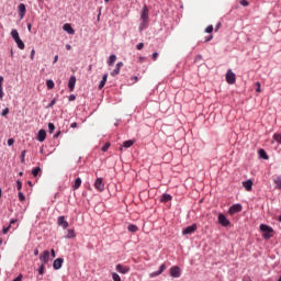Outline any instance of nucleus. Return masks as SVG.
<instances>
[{
	"label": "nucleus",
	"instance_id": "79ce46f5",
	"mask_svg": "<svg viewBox=\"0 0 281 281\" xmlns=\"http://www.w3.org/2000/svg\"><path fill=\"white\" fill-rule=\"evenodd\" d=\"M16 188L18 190H21V188H23V182H21V180L16 181Z\"/></svg>",
	"mask_w": 281,
	"mask_h": 281
},
{
	"label": "nucleus",
	"instance_id": "0e129e2a",
	"mask_svg": "<svg viewBox=\"0 0 281 281\" xmlns=\"http://www.w3.org/2000/svg\"><path fill=\"white\" fill-rule=\"evenodd\" d=\"M53 63H54V65H56V63H58V55H56V56H55V58H54V61H53Z\"/></svg>",
	"mask_w": 281,
	"mask_h": 281
},
{
	"label": "nucleus",
	"instance_id": "5701e85b",
	"mask_svg": "<svg viewBox=\"0 0 281 281\" xmlns=\"http://www.w3.org/2000/svg\"><path fill=\"white\" fill-rule=\"evenodd\" d=\"M273 182L276 184L277 190H281V176L274 178Z\"/></svg>",
	"mask_w": 281,
	"mask_h": 281
},
{
	"label": "nucleus",
	"instance_id": "e433bc0d",
	"mask_svg": "<svg viewBox=\"0 0 281 281\" xmlns=\"http://www.w3.org/2000/svg\"><path fill=\"white\" fill-rule=\"evenodd\" d=\"M273 139H276L278 144H281V134H274Z\"/></svg>",
	"mask_w": 281,
	"mask_h": 281
},
{
	"label": "nucleus",
	"instance_id": "c85d7f7f",
	"mask_svg": "<svg viewBox=\"0 0 281 281\" xmlns=\"http://www.w3.org/2000/svg\"><path fill=\"white\" fill-rule=\"evenodd\" d=\"M45 265L46 263H41V266L38 268V274L40 276H45Z\"/></svg>",
	"mask_w": 281,
	"mask_h": 281
},
{
	"label": "nucleus",
	"instance_id": "f257e3e1",
	"mask_svg": "<svg viewBox=\"0 0 281 281\" xmlns=\"http://www.w3.org/2000/svg\"><path fill=\"white\" fill-rule=\"evenodd\" d=\"M260 231L263 233V238L266 240H269V238H272L273 235V228L271 226H268L267 224L260 225Z\"/></svg>",
	"mask_w": 281,
	"mask_h": 281
},
{
	"label": "nucleus",
	"instance_id": "6ab92c4d",
	"mask_svg": "<svg viewBox=\"0 0 281 281\" xmlns=\"http://www.w3.org/2000/svg\"><path fill=\"white\" fill-rule=\"evenodd\" d=\"M18 9H19V16L21 19H23V16H25V12H26L25 5L23 3H21V4H19Z\"/></svg>",
	"mask_w": 281,
	"mask_h": 281
},
{
	"label": "nucleus",
	"instance_id": "09e8293b",
	"mask_svg": "<svg viewBox=\"0 0 281 281\" xmlns=\"http://www.w3.org/2000/svg\"><path fill=\"white\" fill-rule=\"evenodd\" d=\"M8 113H10V109L5 108V109L2 111V115L5 116V115H8Z\"/></svg>",
	"mask_w": 281,
	"mask_h": 281
},
{
	"label": "nucleus",
	"instance_id": "4468645a",
	"mask_svg": "<svg viewBox=\"0 0 281 281\" xmlns=\"http://www.w3.org/2000/svg\"><path fill=\"white\" fill-rule=\"evenodd\" d=\"M47 139V132L45 130H40L37 134V142H45Z\"/></svg>",
	"mask_w": 281,
	"mask_h": 281
},
{
	"label": "nucleus",
	"instance_id": "0eeeda50",
	"mask_svg": "<svg viewBox=\"0 0 281 281\" xmlns=\"http://www.w3.org/2000/svg\"><path fill=\"white\" fill-rule=\"evenodd\" d=\"M116 271L119 273H122L123 276H126L128 271H131V267L128 266H123L122 263L116 265Z\"/></svg>",
	"mask_w": 281,
	"mask_h": 281
},
{
	"label": "nucleus",
	"instance_id": "2f4dec72",
	"mask_svg": "<svg viewBox=\"0 0 281 281\" xmlns=\"http://www.w3.org/2000/svg\"><path fill=\"white\" fill-rule=\"evenodd\" d=\"M41 172V167H35L32 170L33 177H38V173Z\"/></svg>",
	"mask_w": 281,
	"mask_h": 281
},
{
	"label": "nucleus",
	"instance_id": "72a5a7b5",
	"mask_svg": "<svg viewBox=\"0 0 281 281\" xmlns=\"http://www.w3.org/2000/svg\"><path fill=\"white\" fill-rule=\"evenodd\" d=\"M109 148H111V143H105L104 146L101 148V150L103 153H106V150H109Z\"/></svg>",
	"mask_w": 281,
	"mask_h": 281
},
{
	"label": "nucleus",
	"instance_id": "473e14b6",
	"mask_svg": "<svg viewBox=\"0 0 281 281\" xmlns=\"http://www.w3.org/2000/svg\"><path fill=\"white\" fill-rule=\"evenodd\" d=\"M112 280H114V281H122V278H120V274H117V272H113L112 273Z\"/></svg>",
	"mask_w": 281,
	"mask_h": 281
},
{
	"label": "nucleus",
	"instance_id": "cd10ccee",
	"mask_svg": "<svg viewBox=\"0 0 281 281\" xmlns=\"http://www.w3.org/2000/svg\"><path fill=\"white\" fill-rule=\"evenodd\" d=\"M259 156L261 159H269V155H267V151L265 149H259Z\"/></svg>",
	"mask_w": 281,
	"mask_h": 281
},
{
	"label": "nucleus",
	"instance_id": "c03bdc74",
	"mask_svg": "<svg viewBox=\"0 0 281 281\" xmlns=\"http://www.w3.org/2000/svg\"><path fill=\"white\" fill-rule=\"evenodd\" d=\"M36 55V50L33 48L32 50H31V55H30V58H31V60H34V56Z\"/></svg>",
	"mask_w": 281,
	"mask_h": 281
},
{
	"label": "nucleus",
	"instance_id": "4be33fe9",
	"mask_svg": "<svg viewBox=\"0 0 281 281\" xmlns=\"http://www.w3.org/2000/svg\"><path fill=\"white\" fill-rule=\"evenodd\" d=\"M160 201H161V203H168V201H172V195L165 193V194H162Z\"/></svg>",
	"mask_w": 281,
	"mask_h": 281
},
{
	"label": "nucleus",
	"instance_id": "ea45409f",
	"mask_svg": "<svg viewBox=\"0 0 281 281\" xmlns=\"http://www.w3.org/2000/svg\"><path fill=\"white\" fill-rule=\"evenodd\" d=\"M25 150L22 151L21 154V164H25Z\"/></svg>",
	"mask_w": 281,
	"mask_h": 281
},
{
	"label": "nucleus",
	"instance_id": "5fc2aeb1",
	"mask_svg": "<svg viewBox=\"0 0 281 281\" xmlns=\"http://www.w3.org/2000/svg\"><path fill=\"white\" fill-rule=\"evenodd\" d=\"M108 78H109V75H106V74H105V75H103V77H102V81H103V82H106Z\"/></svg>",
	"mask_w": 281,
	"mask_h": 281
},
{
	"label": "nucleus",
	"instance_id": "bf43d9fd",
	"mask_svg": "<svg viewBox=\"0 0 281 281\" xmlns=\"http://www.w3.org/2000/svg\"><path fill=\"white\" fill-rule=\"evenodd\" d=\"M0 100H3V88H0Z\"/></svg>",
	"mask_w": 281,
	"mask_h": 281
},
{
	"label": "nucleus",
	"instance_id": "c9c22d12",
	"mask_svg": "<svg viewBox=\"0 0 281 281\" xmlns=\"http://www.w3.org/2000/svg\"><path fill=\"white\" fill-rule=\"evenodd\" d=\"M205 32H206V34H212V32H214V26H213V25H209V26L205 29Z\"/></svg>",
	"mask_w": 281,
	"mask_h": 281
},
{
	"label": "nucleus",
	"instance_id": "052dcab7",
	"mask_svg": "<svg viewBox=\"0 0 281 281\" xmlns=\"http://www.w3.org/2000/svg\"><path fill=\"white\" fill-rule=\"evenodd\" d=\"M212 38H214L213 35H210L206 40H205V43H210V41H212Z\"/></svg>",
	"mask_w": 281,
	"mask_h": 281
},
{
	"label": "nucleus",
	"instance_id": "7ed1b4c3",
	"mask_svg": "<svg viewBox=\"0 0 281 281\" xmlns=\"http://www.w3.org/2000/svg\"><path fill=\"white\" fill-rule=\"evenodd\" d=\"M238 212H243V205L240 204H234L228 209V214H231V216L238 214Z\"/></svg>",
	"mask_w": 281,
	"mask_h": 281
},
{
	"label": "nucleus",
	"instance_id": "bb28decb",
	"mask_svg": "<svg viewBox=\"0 0 281 281\" xmlns=\"http://www.w3.org/2000/svg\"><path fill=\"white\" fill-rule=\"evenodd\" d=\"M66 238H76V231L68 229V233L66 235Z\"/></svg>",
	"mask_w": 281,
	"mask_h": 281
},
{
	"label": "nucleus",
	"instance_id": "b1692460",
	"mask_svg": "<svg viewBox=\"0 0 281 281\" xmlns=\"http://www.w3.org/2000/svg\"><path fill=\"white\" fill-rule=\"evenodd\" d=\"M127 229H128V232H132L133 234H135L136 232H138L139 227H137V225H135V224H130L127 226Z\"/></svg>",
	"mask_w": 281,
	"mask_h": 281
},
{
	"label": "nucleus",
	"instance_id": "6e6552de",
	"mask_svg": "<svg viewBox=\"0 0 281 281\" xmlns=\"http://www.w3.org/2000/svg\"><path fill=\"white\" fill-rule=\"evenodd\" d=\"M167 267H166V263H162L160 267H159V270L155 271V272H151L149 274V278H157V276H161V273H164L166 271Z\"/></svg>",
	"mask_w": 281,
	"mask_h": 281
},
{
	"label": "nucleus",
	"instance_id": "3c124183",
	"mask_svg": "<svg viewBox=\"0 0 281 281\" xmlns=\"http://www.w3.org/2000/svg\"><path fill=\"white\" fill-rule=\"evenodd\" d=\"M256 87H257V90H256L257 93H260V91H261V90H260V82L257 81V82H256Z\"/></svg>",
	"mask_w": 281,
	"mask_h": 281
},
{
	"label": "nucleus",
	"instance_id": "7c9ffc66",
	"mask_svg": "<svg viewBox=\"0 0 281 281\" xmlns=\"http://www.w3.org/2000/svg\"><path fill=\"white\" fill-rule=\"evenodd\" d=\"M46 87H47V89H54V87H55L54 80L48 79L46 81Z\"/></svg>",
	"mask_w": 281,
	"mask_h": 281
},
{
	"label": "nucleus",
	"instance_id": "37998d69",
	"mask_svg": "<svg viewBox=\"0 0 281 281\" xmlns=\"http://www.w3.org/2000/svg\"><path fill=\"white\" fill-rule=\"evenodd\" d=\"M240 5H244V8H247V5H249V1H247V0H241V1H240Z\"/></svg>",
	"mask_w": 281,
	"mask_h": 281
},
{
	"label": "nucleus",
	"instance_id": "4c0bfd02",
	"mask_svg": "<svg viewBox=\"0 0 281 281\" xmlns=\"http://www.w3.org/2000/svg\"><path fill=\"white\" fill-rule=\"evenodd\" d=\"M18 196L21 202L25 201V194H23V192L20 191Z\"/></svg>",
	"mask_w": 281,
	"mask_h": 281
},
{
	"label": "nucleus",
	"instance_id": "f704fd0d",
	"mask_svg": "<svg viewBox=\"0 0 281 281\" xmlns=\"http://www.w3.org/2000/svg\"><path fill=\"white\" fill-rule=\"evenodd\" d=\"M48 131L49 133H54V131H56V126L54 125V123H48Z\"/></svg>",
	"mask_w": 281,
	"mask_h": 281
},
{
	"label": "nucleus",
	"instance_id": "423d86ee",
	"mask_svg": "<svg viewBox=\"0 0 281 281\" xmlns=\"http://www.w3.org/2000/svg\"><path fill=\"white\" fill-rule=\"evenodd\" d=\"M94 188L95 190H98L99 192H104V180L102 178H98L94 181Z\"/></svg>",
	"mask_w": 281,
	"mask_h": 281
},
{
	"label": "nucleus",
	"instance_id": "338daca9",
	"mask_svg": "<svg viewBox=\"0 0 281 281\" xmlns=\"http://www.w3.org/2000/svg\"><path fill=\"white\" fill-rule=\"evenodd\" d=\"M34 256H38V248L34 250Z\"/></svg>",
	"mask_w": 281,
	"mask_h": 281
},
{
	"label": "nucleus",
	"instance_id": "8fccbe9b",
	"mask_svg": "<svg viewBox=\"0 0 281 281\" xmlns=\"http://www.w3.org/2000/svg\"><path fill=\"white\" fill-rule=\"evenodd\" d=\"M104 85H106V81H102V80H101V82H100V85H99V89H104Z\"/></svg>",
	"mask_w": 281,
	"mask_h": 281
},
{
	"label": "nucleus",
	"instance_id": "a878e982",
	"mask_svg": "<svg viewBox=\"0 0 281 281\" xmlns=\"http://www.w3.org/2000/svg\"><path fill=\"white\" fill-rule=\"evenodd\" d=\"M15 43H16L19 49H25V43H23V40H21V38L15 40Z\"/></svg>",
	"mask_w": 281,
	"mask_h": 281
},
{
	"label": "nucleus",
	"instance_id": "a18cd8bd",
	"mask_svg": "<svg viewBox=\"0 0 281 281\" xmlns=\"http://www.w3.org/2000/svg\"><path fill=\"white\" fill-rule=\"evenodd\" d=\"M8 146H14V138L8 139Z\"/></svg>",
	"mask_w": 281,
	"mask_h": 281
},
{
	"label": "nucleus",
	"instance_id": "680f3d73",
	"mask_svg": "<svg viewBox=\"0 0 281 281\" xmlns=\"http://www.w3.org/2000/svg\"><path fill=\"white\" fill-rule=\"evenodd\" d=\"M0 89H3V77H0Z\"/></svg>",
	"mask_w": 281,
	"mask_h": 281
},
{
	"label": "nucleus",
	"instance_id": "dca6fc26",
	"mask_svg": "<svg viewBox=\"0 0 281 281\" xmlns=\"http://www.w3.org/2000/svg\"><path fill=\"white\" fill-rule=\"evenodd\" d=\"M69 91H74L76 89V76H71L68 81Z\"/></svg>",
	"mask_w": 281,
	"mask_h": 281
},
{
	"label": "nucleus",
	"instance_id": "f8f14e48",
	"mask_svg": "<svg viewBox=\"0 0 281 281\" xmlns=\"http://www.w3.org/2000/svg\"><path fill=\"white\" fill-rule=\"evenodd\" d=\"M195 229H196V224H192L191 226L186 227V228L182 231V234H183L184 236H188V234H194Z\"/></svg>",
	"mask_w": 281,
	"mask_h": 281
},
{
	"label": "nucleus",
	"instance_id": "9b49d317",
	"mask_svg": "<svg viewBox=\"0 0 281 281\" xmlns=\"http://www.w3.org/2000/svg\"><path fill=\"white\" fill-rule=\"evenodd\" d=\"M63 262H65V259H63V258L55 259L54 262H53V269L58 271V269L63 268Z\"/></svg>",
	"mask_w": 281,
	"mask_h": 281
},
{
	"label": "nucleus",
	"instance_id": "f3484780",
	"mask_svg": "<svg viewBox=\"0 0 281 281\" xmlns=\"http://www.w3.org/2000/svg\"><path fill=\"white\" fill-rule=\"evenodd\" d=\"M63 30L68 34H76V31L74 30V27H71V24L69 23L64 24Z\"/></svg>",
	"mask_w": 281,
	"mask_h": 281
},
{
	"label": "nucleus",
	"instance_id": "4d7b16f0",
	"mask_svg": "<svg viewBox=\"0 0 281 281\" xmlns=\"http://www.w3.org/2000/svg\"><path fill=\"white\" fill-rule=\"evenodd\" d=\"M74 100H76V95H75V94H71V95L69 97V101H70V102H74Z\"/></svg>",
	"mask_w": 281,
	"mask_h": 281
},
{
	"label": "nucleus",
	"instance_id": "2eb2a0df",
	"mask_svg": "<svg viewBox=\"0 0 281 281\" xmlns=\"http://www.w3.org/2000/svg\"><path fill=\"white\" fill-rule=\"evenodd\" d=\"M140 19L144 23H148V7H144Z\"/></svg>",
	"mask_w": 281,
	"mask_h": 281
},
{
	"label": "nucleus",
	"instance_id": "864d4df0",
	"mask_svg": "<svg viewBox=\"0 0 281 281\" xmlns=\"http://www.w3.org/2000/svg\"><path fill=\"white\" fill-rule=\"evenodd\" d=\"M70 128H78V123L76 122L71 123Z\"/></svg>",
	"mask_w": 281,
	"mask_h": 281
},
{
	"label": "nucleus",
	"instance_id": "aec40b11",
	"mask_svg": "<svg viewBox=\"0 0 281 281\" xmlns=\"http://www.w3.org/2000/svg\"><path fill=\"white\" fill-rule=\"evenodd\" d=\"M82 186V179L77 178L72 183V190H78Z\"/></svg>",
	"mask_w": 281,
	"mask_h": 281
},
{
	"label": "nucleus",
	"instance_id": "9d476101",
	"mask_svg": "<svg viewBox=\"0 0 281 281\" xmlns=\"http://www.w3.org/2000/svg\"><path fill=\"white\" fill-rule=\"evenodd\" d=\"M57 225H59V227H63V229H67V227H69V222L65 220V216H59L57 218Z\"/></svg>",
	"mask_w": 281,
	"mask_h": 281
},
{
	"label": "nucleus",
	"instance_id": "de8ad7c7",
	"mask_svg": "<svg viewBox=\"0 0 281 281\" xmlns=\"http://www.w3.org/2000/svg\"><path fill=\"white\" fill-rule=\"evenodd\" d=\"M151 58H153V60H157V58H159V53H154L151 55Z\"/></svg>",
	"mask_w": 281,
	"mask_h": 281
},
{
	"label": "nucleus",
	"instance_id": "ddd939ff",
	"mask_svg": "<svg viewBox=\"0 0 281 281\" xmlns=\"http://www.w3.org/2000/svg\"><path fill=\"white\" fill-rule=\"evenodd\" d=\"M124 67V63L120 61L116 64L115 69L111 72V76H120V70Z\"/></svg>",
	"mask_w": 281,
	"mask_h": 281
},
{
	"label": "nucleus",
	"instance_id": "58836bf2",
	"mask_svg": "<svg viewBox=\"0 0 281 281\" xmlns=\"http://www.w3.org/2000/svg\"><path fill=\"white\" fill-rule=\"evenodd\" d=\"M146 25H148V22H142L139 26V31L146 30Z\"/></svg>",
	"mask_w": 281,
	"mask_h": 281
},
{
	"label": "nucleus",
	"instance_id": "603ef678",
	"mask_svg": "<svg viewBox=\"0 0 281 281\" xmlns=\"http://www.w3.org/2000/svg\"><path fill=\"white\" fill-rule=\"evenodd\" d=\"M54 104H56V99H53V100L50 101V103L48 104V106L52 108V106H54Z\"/></svg>",
	"mask_w": 281,
	"mask_h": 281
},
{
	"label": "nucleus",
	"instance_id": "774afa93",
	"mask_svg": "<svg viewBox=\"0 0 281 281\" xmlns=\"http://www.w3.org/2000/svg\"><path fill=\"white\" fill-rule=\"evenodd\" d=\"M66 49L69 52V49H71V45L67 44Z\"/></svg>",
	"mask_w": 281,
	"mask_h": 281
},
{
	"label": "nucleus",
	"instance_id": "f03ea898",
	"mask_svg": "<svg viewBox=\"0 0 281 281\" xmlns=\"http://www.w3.org/2000/svg\"><path fill=\"white\" fill-rule=\"evenodd\" d=\"M226 82L228 85H234L236 82V74H234L232 69H228L226 72Z\"/></svg>",
	"mask_w": 281,
	"mask_h": 281
},
{
	"label": "nucleus",
	"instance_id": "49530a36",
	"mask_svg": "<svg viewBox=\"0 0 281 281\" xmlns=\"http://www.w3.org/2000/svg\"><path fill=\"white\" fill-rule=\"evenodd\" d=\"M136 49H138V50L144 49V43L137 44Z\"/></svg>",
	"mask_w": 281,
	"mask_h": 281
},
{
	"label": "nucleus",
	"instance_id": "a19ab883",
	"mask_svg": "<svg viewBox=\"0 0 281 281\" xmlns=\"http://www.w3.org/2000/svg\"><path fill=\"white\" fill-rule=\"evenodd\" d=\"M11 225L3 227L2 234H8L10 232Z\"/></svg>",
	"mask_w": 281,
	"mask_h": 281
},
{
	"label": "nucleus",
	"instance_id": "e2e57ef3",
	"mask_svg": "<svg viewBox=\"0 0 281 281\" xmlns=\"http://www.w3.org/2000/svg\"><path fill=\"white\" fill-rule=\"evenodd\" d=\"M18 221H19V220H11V221H10V225H11V226L14 225L15 223H18Z\"/></svg>",
	"mask_w": 281,
	"mask_h": 281
},
{
	"label": "nucleus",
	"instance_id": "c756f323",
	"mask_svg": "<svg viewBox=\"0 0 281 281\" xmlns=\"http://www.w3.org/2000/svg\"><path fill=\"white\" fill-rule=\"evenodd\" d=\"M133 144H135V142H133V140H125L124 143H123V147L124 148H131V146H133Z\"/></svg>",
	"mask_w": 281,
	"mask_h": 281
},
{
	"label": "nucleus",
	"instance_id": "69168bd1",
	"mask_svg": "<svg viewBox=\"0 0 281 281\" xmlns=\"http://www.w3.org/2000/svg\"><path fill=\"white\" fill-rule=\"evenodd\" d=\"M59 136H60V132H57V133L54 135L55 138H58Z\"/></svg>",
	"mask_w": 281,
	"mask_h": 281
},
{
	"label": "nucleus",
	"instance_id": "a211bd4d",
	"mask_svg": "<svg viewBox=\"0 0 281 281\" xmlns=\"http://www.w3.org/2000/svg\"><path fill=\"white\" fill-rule=\"evenodd\" d=\"M243 187L247 192H251V188L254 187V182L251 180H247L243 182Z\"/></svg>",
	"mask_w": 281,
	"mask_h": 281
},
{
	"label": "nucleus",
	"instance_id": "13d9d810",
	"mask_svg": "<svg viewBox=\"0 0 281 281\" xmlns=\"http://www.w3.org/2000/svg\"><path fill=\"white\" fill-rule=\"evenodd\" d=\"M50 256H52L53 258H55V256H56V250L50 249Z\"/></svg>",
	"mask_w": 281,
	"mask_h": 281
},
{
	"label": "nucleus",
	"instance_id": "20e7f679",
	"mask_svg": "<svg viewBox=\"0 0 281 281\" xmlns=\"http://www.w3.org/2000/svg\"><path fill=\"white\" fill-rule=\"evenodd\" d=\"M218 223L222 227H229L231 225L229 220H227V217L223 215V213H220L218 215Z\"/></svg>",
	"mask_w": 281,
	"mask_h": 281
},
{
	"label": "nucleus",
	"instance_id": "412c9836",
	"mask_svg": "<svg viewBox=\"0 0 281 281\" xmlns=\"http://www.w3.org/2000/svg\"><path fill=\"white\" fill-rule=\"evenodd\" d=\"M115 60H117V56L116 55H111L108 59L109 67H113V65H115Z\"/></svg>",
	"mask_w": 281,
	"mask_h": 281
},
{
	"label": "nucleus",
	"instance_id": "393cba45",
	"mask_svg": "<svg viewBox=\"0 0 281 281\" xmlns=\"http://www.w3.org/2000/svg\"><path fill=\"white\" fill-rule=\"evenodd\" d=\"M11 36H12L13 41H18L19 38H21V37L19 36V31H16V29H13V30L11 31Z\"/></svg>",
	"mask_w": 281,
	"mask_h": 281
},
{
	"label": "nucleus",
	"instance_id": "1a4fd4ad",
	"mask_svg": "<svg viewBox=\"0 0 281 281\" xmlns=\"http://www.w3.org/2000/svg\"><path fill=\"white\" fill-rule=\"evenodd\" d=\"M40 260L42 265H47V262H49V250H44L43 254L40 256Z\"/></svg>",
	"mask_w": 281,
	"mask_h": 281
},
{
	"label": "nucleus",
	"instance_id": "39448f33",
	"mask_svg": "<svg viewBox=\"0 0 281 281\" xmlns=\"http://www.w3.org/2000/svg\"><path fill=\"white\" fill-rule=\"evenodd\" d=\"M171 278H181V268L179 266H173L170 268Z\"/></svg>",
	"mask_w": 281,
	"mask_h": 281
},
{
	"label": "nucleus",
	"instance_id": "6e6d98bb",
	"mask_svg": "<svg viewBox=\"0 0 281 281\" xmlns=\"http://www.w3.org/2000/svg\"><path fill=\"white\" fill-rule=\"evenodd\" d=\"M218 30H221V22H218L215 26V32H218Z\"/></svg>",
	"mask_w": 281,
	"mask_h": 281
}]
</instances>
